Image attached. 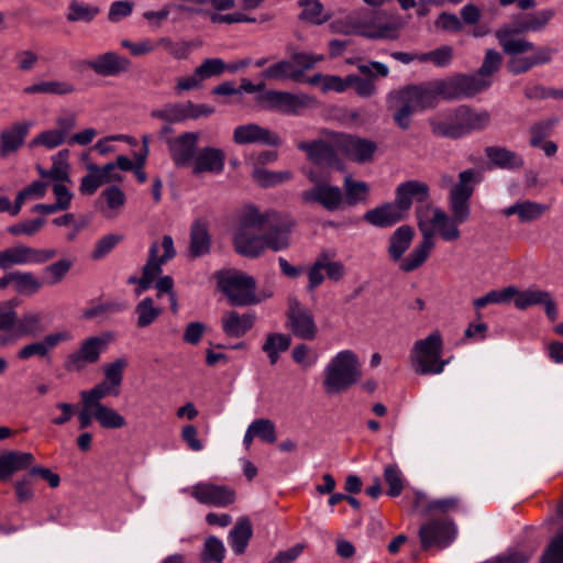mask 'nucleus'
I'll list each match as a JSON object with an SVG mask.
<instances>
[{
	"label": "nucleus",
	"mask_w": 563,
	"mask_h": 563,
	"mask_svg": "<svg viewBox=\"0 0 563 563\" xmlns=\"http://www.w3.org/2000/svg\"><path fill=\"white\" fill-rule=\"evenodd\" d=\"M255 100L269 110L286 114H298L302 109L314 103L313 98L305 93H291L279 90H268L256 95Z\"/></svg>",
	"instance_id": "11"
},
{
	"label": "nucleus",
	"mask_w": 563,
	"mask_h": 563,
	"mask_svg": "<svg viewBox=\"0 0 563 563\" xmlns=\"http://www.w3.org/2000/svg\"><path fill=\"white\" fill-rule=\"evenodd\" d=\"M32 125L31 121H19L0 131L1 158H8L24 145Z\"/></svg>",
	"instance_id": "23"
},
{
	"label": "nucleus",
	"mask_w": 563,
	"mask_h": 563,
	"mask_svg": "<svg viewBox=\"0 0 563 563\" xmlns=\"http://www.w3.org/2000/svg\"><path fill=\"white\" fill-rule=\"evenodd\" d=\"M344 201L349 206H355L366 200L369 187L365 181L354 180L351 176L344 178Z\"/></svg>",
	"instance_id": "50"
},
{
	"label": "nucleus",
	"mask_w": 563,
	"mask_h": 563,
	"mask_svg": "<svg viewBox=\"0 0 563 563\" xmlns=\"http://www.w3.org/2000/svg\"><path fill=\"white\" fill-rule=\"evenodd\" d=\"M250 428L255 438L261 439L266 443H275L277 440L275 423L266 418L254 420Z\"/></svg>",
	"instance_id": "57"
},
{
	"label": "nucleus",
	"mask_w": 563,
	"mask_h": 563,
	"mask_svg": "<svg viewBox=\"0 0 563 563\" xmlns=\"http://www.w3.org/2000/svg\"><path fill=\"white\" fill-rule=\"evenodd\" d=\"M294 227L295 220L288 213L276 210L261 212L250 207L243 212L234 233V250L250 258L260 257L266 249L274 252L287 250Z\"/></svg>",
	"instance_id": "1"
},
{
	"label": "nucleus",
	"mask_w": 563,
	"mask_h": 563,
	"mask_svg": "<svg viewBox=\"0 0 563 563\" xmlns=\"http://www.w3.org/2000/svg\"><path fill=\"white\" fill-rule=\"evenodd\" d=\"M362 24L364 25L363 36L369 40H396L402 27L399 21H387L384 12L362 16Z\"/></svg>",
	"instance_id": "22"
},
{
	"label": "nucleus",
	"mask_w": 563,
	"mask_h": 563,
	"mask_svg": "<svg viewBox=\"0 0 563 563\" xmlns=\"http://www.w3.org/2000/svg\"><path fill=\"white\" fill-rule=\"evenodd\" d=\"M485 154L489 162L504 169H520L525 165L523 158L514 151L501 146H488Z\"/></svg>",
	"instance_id": "35"
},
{
	"label": "nucleus",
	"mask_w": 563,
	"mask_h": 563,
	"mask_svg": "<svg viewBox=\"0 0 563 563\" xmlns=\"http://www.w3.org/2000/svg\"><path fill=\"white\" fill-rule=\"evenodd\" d=\"M308 179L313 184L311 188L300 192L302 205H320L328 211H336L344 202V195L340 187L321 180L314 173H309Z\"/></svg>",
	"instance_id": "9"
},
{
	"label": "nucleus",
	"mask_w": 563,
	"mask_h": 563,
	"mask_svg": "<svg viewBox=\"0 0 563 563\" xmlns=\"http://www.w3.org/2000/svg\"><path fill=\"white\" fill-rule=\"evenodd\" d=\"M56 249H34L26 245H15L3 250L5 269L13 265L44 264L56 257Z\"/></svg>",
	"instance_id": "19"
},
{
	"label": "nucleus",
	"mask_w": 563,
	"mask_h": 563,
	"mask_svg": "<svg viewBox=\"0 0 563 563\" xmlns=\"http://www.w3.org/2000/svg\"><path fill=\"white\" fill-rule=\"evenodd\" d=\"M531 56L512 57L508 63L509 71L514 75L525 74L538 65L549 64L555 49L549 46L536 47Z\"/></svg>",
	"instance_id": "29"
},
{
	"label": "nucleus",
	"mask_w": 563,
	"mask_h": 563,
	"mask_svg": "<svg viewBox=\"0 0 563 563\" xmlns=\"http://www.w3.org/2000/svg\"><path fill=\"white\" fill-rule=\"evenodd\" d=\"M96 421L104 429H121L126 426L125 418L115 409L101 405L95 408Z\"/></svg>",
	"instance_id": "47"
},
{
	"label": "nucleus",
	"mask_w": 563,
	"mask_h": 563,
	"mask_svg": "<svg viewBox=\"0 0 563 563\" xmlns=\"http://www.w3.org/2000/svg\"><path fill=\"white\" fill-rule=\"evenodd\" d=\"M384 478L388 485L387 494L397 497L404 489V477L397 465H387L384 470Z\"/></svg>",
	"instance_id": "61"
},
{
	"label": "nucleus",
	"mask_w": 563,
	"mask_h": 563,
	"mask_svg": "<svg viewBox=\"0 0 563 563\" xmlns=\"http://www.w3.org/2000/svg\"><path fill=\"white\" fill-rule=\"evenodd\" d=\"M112 339L111 333L86 339L81 342L78 350L67 355L64 363L65 369L68 372H80L88 364L97 363Z\"/></svg>",
	"instance_id": "10"
},
{
	"label": "nucleus",
	"mask_w": 563,
	"mask_h": 563,
	"mask_svg": "<svg viewBox=\"0 0 563 563\" xmlns=\"http://www.w3.org/2000/svg\"><path fill=\"white\" fill-rule=\"evenodd\" d=\"M253 178L262 187H274L292 178V173L289 170L271 172L262 168H257L253 173Z\"/></svg>",
	"instance_id": "54"
},
{
	"label": "nucleus",
	"mask_w": 563,
	"mask_h": 563,
	"mask_svg": "<svg viewBox=\"0 0 563 563\" xmlns=\"http://www.w3.org/2000/svg\"><path fill=\"white\" fill-rule=\"evenodd\" d=\"M34 462L29 452L8 451L0 454V481H7L14 473L27 468Z\"/></svg>",
	"instance_id": "30"
},
{
	"label": "nucleus",
	"mask_w": 563,
	"mask_h": 563,
	"mask_svg": "<svg viewBox=\"0 0 563 563\" xmlns=\"http://www.w3.org/2000/svg\"><path fill=\"white\" fill-rule=\"evenodd\" d=\"M163 309L155 306L151 297H145L135 306V313L137 316V328L150 327L162 314Z\"/></svg>",
	"instance_id": "45"
},
{
	"label": "nucleus",
	"mask_w": 563,
	"mask_h": 563,
	"mask_svg": "<svg viewBox=\"0 0 563 563\" xmlns=\"http://www.w3.org/2000/svg\"><path fill=\"white\" fill-rule=\"evenodd\" d=\"M417 210H423L424 217L429 225L432 228L434 233L437 232L440 238L445 242H453L461 238V231L459 229L461 221L449 216L444 210L431 205L418 206Z\"/></svg>",
	"instance_id": "17"
},
{
	"label": "nucleus",
	"mask_w": 563,
	"mask_h": 563,
	"mask_svg": "<svg viewBox=\"0 0 563 563\" xmlns=\"http://www.w3.org/2000/svg\"><path fill=\"white\" fill-rule=\"evenodd\" d=\"M443 341L439 331H433L426 339L413 343L410 351V362L419 375L440 374L448 360H442Z\"/></svg>",
	"instance_id": "6"
},
{
	"label": "nucleus",
	"mask_w": 563,
	"mask_h": 563,
	"mask_svg": "<svg viewBox=\"0 0 563 563\" xmlns=\"http://www.w3.org/2000/svg\"><path fill=\"white\" fill-rule=\"evenodd\" d=\"M11 285L15 292L32 296L41 290L43 282L31 272L15 271L11 272Z\"/></svg>",
	"instance_id": "40"
},
{
	"label": "nucleus",
	"mask_w": 563,
	"mask_h": 563,
	"mask_svg": "<svg viewBox=\"0 0 563 563\" xmlns=\"http://www.w3.org/2000/svg\"><path fill=\"white\" fill-rule=\"evenodd\" d=\"M300 4L303 8L300 13L302 20L313 24H322L329 19L319 0H302Z\"/></svg>",
	"instance_id": "55"
},
{
	"label": "nucleus",
	"mask_w": 563,
	"mask_h": 563,
	"mask_svg": "<svg viewBox=\"0 0 563 563\" xmlns=\"http://www.w3.org/2000/svg\"><path fill=\"white\" fill-rule=\"evenodd\" d=\"M540 563H563V530L549 543Z\"/></svg>",
	"instance_id": "64"
},
{
	"label": "nucleus",
	"mask_w": 563,
	"mask_h": 563,
	"mask_svg": "<svg viewBox=\"0 0 563 563\" xmlns=\"http://www.w3.org/2000/svg\"><path fill=\"white\" fill-rule=\"evenodd\" d=\"M43 330L42 314L40 312H26L21 318L16 317L13 333L16 338L35 336Z\"/></svg>",
	"instance_id": "42"
},
{
	"label": "nucleus",
	"mask_w": 563,
	"mask_h": 563,
	"mask_svg": "<svg viewBox=\"0 0 563 563\" xmlns=\"http://www.w3.org/2000/svg\"><path fill=\"white\" fill-rule=\"evenodd\" d=\"M255 316L253 313L239 314L236 311L227 312L222 319V330L231 338L243 336L254 325Z\"/></svg>",
	"instance_id": "32"
},
{
	"label": "nucleus",
	"mask_w": 563,
	"mask_h": 563,
	"mask_svg": "<svg viewBox=\"0 0 563 563\" xmlns=\"http://www.w3.org/2000/svg\"><path fill=\"white\" fill-rule=\"evenodd\" d=\"M477 173L465 169L459 174V181L453 185L449 194V210L451 217L465 223L471 217L470 200L473 196Z\"/></svg>",
	"instance_id": "8"
},
{
	"label": "nucleus",
	"mask_w": 563,
	"mask_h": 563,
	"mask_svg": "<svg viewBox=\"0 0 563 563\" xmlns=\"http://www.w3.org/2000/svg\"><path fill=\"white\" fill-rule=\"evenodd\" d=\"M512 298H515V306L520 310H525L531 306L542 305L551 321L558 318L556 303L552 299L551 294L545 290L526 289L518 291L516 289V294Z\"/></svg>",
	"instance_id": "25"
},
{
	"label": "nucleus",
	"mask_w": 563,
	"mask_h": 563,
	"mask_svg": "<svg viewBox=\"0 0 563 563\" xmlns=\"http://www.w3.org/2000/svg\"><path fill=\"white\" fill-rule=\"evenodd\" d=\"M413 238L415 231L410 225L404 224L397 228L388 240L387 252L389 257L394 262L400 261L402 255L410 247Z\"/></svg>",
	"instance_id": "33"
},
{
	"label": "nucleus",
	"mask_w": 563,
	"mask_h": 563,
	"mask_svg": "<svg viewBox=\"0 0 563 563\" xmlns=\"http://www.w3.org/2000/svg\"><path fill=\"white\" fill-rule=\"evenodd\" d=\"M190 495L200 504L225 508L236 499V493L227 485L201 482L190 488Z\"/></svg>",
	"instance_id": "16"
},
{
	"label": "nucleus",
	"mask_w": 563,
	"mask_h": 563,
	"mask_svg": "<svg viewBox=\"0 0 563 563\" xmlns=\"http://www.w3.org/2000/svg\"><path fill=\"white\" fill-rule=\"evenodd\" d=\"M417 224L422 235L420 243L411 253L400 263L399 268L406 273L419 268L429 257L434 246V231L429 225L423 210H417Z\"/></svg>",
	"instance_id": "14"
},
{
	"label": "nucleus",
	"mask_w": 563,
	"mask_h": 563,
	"mask_svg": "<svg viewBox=\"0 0 563 563\" xmlns=\"http://www.w3.org/2000/svg\"><path fill=\"white\" fill-rule=\"evenodd\" d=\"M290 344V335L273 332L267 334L266 340L262 346V350L267 354L269 363L274 365L279 358V352L287 351Z\"/></svg>",
	"instance_id": "44"
},
{
	"label": "nucleus",
	"mask_w": 563,
	"mask_h": 563,
	"mask_svg": "<svg viewBox=\"0 0 563 563\" xmlns=\"http://www.w3.org/2000/svg\"><path fill=\"white\" fill-rule=\"evenodd\" d=\"M75 91V87L67 81H42L27 86L23 89L26 95L48 93V95H68Z\"/></svg>",
	"instance_id": "49"
},
{
	"label": "nucleus",
	"mask_w": 563,
	"mask_h": 563,
	"mask_svg": "<svg viewBox=\"0 0 563 563\" xmlns=\"http://www.w3.org/2000/svg\"><path fill=\"white\" fill-rule=\"evenodd\" d=\"M84 65L101 77H117L129 73L131 60L114 51H108L84 62Z\"/></svg>",
	"instance_id": "18"
},
{
	"label": "nucleus",
	"mask_w": 563,
	"mask_h": 563,
	"mask_svg": "<svg viewBox=\"0 0 563 563\" xmlns=\"http://www.w3.org/2000/svg\"><path fill=\"white\" fill-rule=\"evenodd\" d=\"M556 123L555 119H548L534 122L529 128L530 133V145L532 147H539L542 143V141L550 135L551 131L553 130L554 125Z\"/></svg>",
	"instance_id": "62"
},
{
	"label": "nucleus",
	"mask_w": 563,
	"mask_h": 563,
	"mask_svg": "<svg viewBox=\"0 0 563 563\" xmlns=\"http://www.w3.org/2000/svg\"><path fill=\"white\" fill-rule=\"evenodd\" d=\"M225 549L222 541L217 537H208L201 552L202 563H222Z\"/></svg>",
	"instance_id": "52"
},
{
	"label": "nucleus",
	"mask_w": 563,
	"mask_h": 563,
	"mask_svg": "<svg viewBox=\"0 0 563 563\" xmlns=\"http://www.w3.org/2000/svg\"><path fill=\"white\" fill-rule=\"evenodd\" d=\"M555 10L547 8L534 13L525 14L515 23V33L539 32L554 18Z\"/></svg>",
	"instance_id": "34"
},
{
	"label": "nucleus",
	"mask_w": 563,
	"mask_h": 563,
	"mask_svg": "<svg viewBox=\"0 0 563 563\" xmlns=\"http://www.w3.org/2000/svg\"><path fill=\"white\" fill-rule=\"evenodd\" d=\"M185 102H168L161 108L153 109L150 115L165 123L175 124L187 120Z\"/></svg>",
	"instance_id": "41"
},
{
	"label": "nucleus",
	"mask_w": 563,
	"mask_h": 563,
	"mask_svg": "<svg viewBox=\"0 0 563 563\" xmlns=\"http://www.w3.org/2000/svg\"><path fill=\"white\" fill-rule=\"evenodd\" d=\"M225 154L221 148L206 146L197 151L192 162V174H220L224 169Z\"/></svg>",
	"instance_id": "24"
},
{
	"label": "nucleus",
	"mask_w": 563,
	"mask_h": 563,
	"mask_svg": "<svg viewBox=\"0 0 563 563\" xmlns=\"http://www.w3.org/2000/svg\"><path fill=\"white\" fill-rule=\"evenodd\" d=\"M334 143L336 150L358 164L371 163L377 150L375 142L352 134H335Z\"/></svg>",
	"instance_id": "15"
},
{
	"label": "nucleus",
	"mask_w": 563,
	"mask_h": 563,
	"mask_svg": "<svg viewBox=\"0 0 563 563\" xmlns=\"http://www.w3.org/2000/svg\"><path fill=\"white\" fill-rule=\"evenodd\" d=\"M386 107L402 131L410 129L415 112L433 108L424 82L391 90L386 97Z\"/></svg>",
	"instance_id": "3"
},
{
	"label": "nucleus",
	"mask_w": 563,
	"mask_h": 563,
	"mask_svg": "<svg viewBox=\"0 0 563 563\" xmlns=\"http://www.w3.org/2000/svg\"><path fill=\"white\" fill-rule=\"evenodd\" d=\"M87 170L88 174L81 178L79 191L82 195L91 196L100 186L104 185L106 181L102 178L98 165L90 163L87 165Z\"/></svg>",
	"instance_id": "53"
},
{
	"label": "nucleus",
	"mask_w": 563,
	"mask_h": 563,
	"mask_svg": "<svg viewBox=\"0 0 563 563\" xmlns=\"http://www.w3.org/2000/svg\"><path fill=\"white\" fill-rule=\"evenodd\" d=\"M261 76L264 79L269 80H280L286 78L298 80L300 78V70L295 69V65L290 60H280L263 70Z\"/></svg>",
	"instance_id": "46"
},
{
	"label": "nucleus",
	"mask_w": 563,
	"mask_h": 563,
	"mask_svg": "<svg viewBox=\"0 0 563 563\" xmlns=\"http://www.w3.org/2000/svg\"><path fill=\"white\" fill-rule=\"evenodd\" d=\"M407 217V213L402 210V208L396 202H388L376 207L372 210H368L364 214V220L372 225L378 228H387L396 224L397 222L404 220Z\"/></svg>",
	"instance_id": "28"
},
{
	"label": "nucleus",
	"mask_w": 563,
	"mask_h": 563,
	"mask_svg": "<svg viewBox=\"0 0 563 563\" xmlns=\"http://www.w3.org/2000/svg\"><path fill=\"white\" fill-rule=\"evenodd\" d=\"M233 142L238 145L260 144L277 147L282 144L279 135L257 123L238 125L232 135Z\"/></svg>",
	"instance_id": "21"
},
{
	"label": "nucleus",
	"mask_w": 563,
	"mask_h": 563,
	"mask_svg": "<svg viewBox=\"0 0 563 563\" xmlns=\"http://www.w3.org/2000/svg\"><path fill=\"white\" fill-rule=\"evenodd\" d=\"M419 539L422 550L431 548H446L456 537V528L449 519H430L419 529Z\"/></svg>",
	"instance_id": "12"
},
{
	"label": "nucleus",
	"mask_w": 563,
	"mask_h": 563,
	"mask_svg": "<svg viewBox=\"0 0 563 563\" xmlns=\"http://www.w3.org/2000/svg\"><path fill=\"white\" fill-rule=\"evenodd\" d=\"M428 122L433 135L456 140L473 131L484 130L490 122V114L486 110L475 111L467 106H460L445 118L437 115Z\"/></svg>",
	"instance_id": "2"
},
{
	"label": "nucleus",
	"mask_w": 563,
	"mask_h": 563,
	"mask_svg": "<svg viewBox=\"0 0 563 563\" xmlns=\"http://www.w3.org/2000/svg\"><path fill=\"white\" fill-rule=\"evenodd\" d=\"M219 289L233 306H250L257 302L255 279L240 271H221L216 274Z\"/></svg>",
	"instance_id": "7"
},
{
	"label": "nucleus",
	"mask_w": 563,
	"mask_h": 563,
	"mask_svg": "<svg viewBox=\"0 0 563 563\" xmlns=\"http://www.w3.org/2000/svg\"><path fill=\"white\" fill-rule=\"evenodd\" d=\"M331 29L335 33L344 35L363 36L364 25L362 24V15L358 13L349 14L341 20H336L331 24Z\"/></svg>",
	"instance_id": "51"
},
{
	"label": "nucleus",
	"mask_w": 563,
	"mask_h": 563,
	"mask_svg": "<svg viewBox=\"0 0 563 563\" xmlns=\"http://www.w3.org/2000/svg\"><path fill=\"white\" fill-rule=\"evenodd\" d=\"M99 13L100 9L97 5L85 3L79 0H71L68 4L66 20L71 23H90Z\"/></svg>",
	"instance_id": "43"
},
{
	"label": "nucleus",
	"mask_w": 563,
	"mask_h": 563,
	"mask_svg": "<svg viewBox=\"0 0 563 563\" xmlns=\"http://www.w3.org/2000/svg\"><path fill=\"white\" fill-rule=\"evenodd\" d=\"M501 63L503 56L499 52L495 49H487L477 74L471 76L490 80L489 77L500 68Z\"/></svg>",
	"instance_id": "58"
},
{
	"label": "nucleus",
	"mask_w": 563,
	"mask_h": 563,
	"mask_svg": "<svg viewBox=\"0 0 563 563\" xmlns=\"http://www.w3.org/2000/svg\"><path fill=\"white\" fill-rule=\"evenodd\" d=\"M198 132H184L178 136L166 139L169 156L176 167H187L191 164L198 151Z\"/></svg>",
	"instance_id": "20"
},
{
	"label": "nucleus",
	"mask_w": 563,
	"mask_h": 563,
	"mask_svg": "<svg viewBox=\"0 0 563 563\" xmlns=\"http://www.w3.org/2000/svg\"><path fill=\"white\" fill-rule=\"evenodd\" d=\"M128 366V362L125 358L121 357L115 360L112 363L104 365L103 374H104V383H108L111 387L120 391V386L123 380V372Z\"/></svg>",
	"instance_id": "56"
},
{
	"label": "nucleus",
	"mask_w": 563,
	"mask_h": 563,
	"mask_svg": "<svg viewBox=\"0 0 563 563\" xmlns=\"http://www.w3.org/2000/svg\"><path fill=\"white\" fill-rule=\"evenodd\" d=\"M297 147L305 152L308 158L314 163L327 166H335L339 159L335 153V143L330 144L323 140H314L311 142H299Z\"/></svg>",
	"instance_id": "27"
},
{
	"label": "nucleus",
	"mask_w": 563,
	"mask_h": 563,
	"mask_svg": "<svg viewBox=\"0 0 563 563\" xmlns=\"http://www.w3.org/2000/svg\"><path fill=\"white\" fill-rule=\"evenodd\" d=\"M119 390L111 387L108 383H104L103 380L96 386H93L89 390H82L80 391V400L81 404H87L88 406L98 407L103 405L101 400L106 398L107 396H119Z\"/></svg>",
	"instance_id": "48"
},
{
	"label": "nucleus",
	"mask_w": 563,
	"mask_h": 563,
	"mask_svg": "<svg viewBox=\"0 0 563 563\" xmlns=\"http://www.w3.org/2000/svg\"><path fill=\"white\" fill-rule=\"evenodd\" d=\"M211 236L205 222L197 220L190 229L189 255L192 258L203 256L210 252Z\"/></svg>",
	"instance_id": "36"
},
{
	"label": "nucleus",
	"mask_w": 563,
	"mask_h": 563,
	"mask_svg": "<svg viewBox=\"0 0 563 563\" xmlns=\"http://www.w3.org/2000/svg\"><path fill=\"white\" fill-rule=\"evenodd\" d=\"M361 363L351 350L339 352L324 368L323 386L328 394L350 388L361 378Z\"/></svg>",
	"instance_id": "5"
},
{
	"label": "nucleus",
	"mask_w": 563,
	"mask_h": 563,
	"mask_svg": "<svg viewBox=\"0 0 563 563\" xmlns=\"http://www.w3.org/2000/svg\"><path fill=\"white\" fill-rule=\"evenodd\" d=\"M514 27L504 26L496 31L495 36L507 55L519 57L520 54L534 49V44L525 38H516Z\"/></svg>",
	"instance_id": "31"
},
{
	"label": "nucleus",
	"mask_w": 563,
	"mask_h": 563,
	"mask_svg": "<svg viewBox=\"0 0 563 563\" xmlns=\"http://www.w3.org/2000/svg\"><path fill=\"white\" fill-rule=\"evenodd\" d=\"M227 64L221 58H207L195 70L201 82L224 73Z\"/></svg>",
	"instance_id": "60"
},
{
	"label": "nucleus",
	"mask_w": 563,
	"mask_h": 563,
	"mask_svg": "<svg viewBox=\"0 0 563 563\" xmlns=\"http://www.w3.org/2000/svg\"><path fill=\"white\" fill-rule=\"evenodd\" d=\"M426 87L434 108L439 99L460 100L471 98L487 89L492 80L472 77L471 75L456 74L445 79L426 81Z\"/></svg>",
	"instance_id": "4"
},
{
	"label": "nucleus",
	"mask_w": 563,
	"mask_h": 563,
	"mask_svg": "<svg viewBox=\"0 0 563 563\" xmlns=\"http://www.w3.org/2000/svg\"><path fill=\"white\" fill-rule=\"evenodd\" d=\"M549 210V206L531 200L514 203L504 210L506 217L517 214L521 222H531L541 218Z\"/></svg>",
	"instance_id": "38"
},
{
	"label": "nucleus",
	"mask_w": 563,
	"mask_h": 563,
	"mask_svg": "<svg viewBox=\"0 0 563 563\" xmlns=\"http://www.w3.org/2000/svg\"><path fill=\"white\" fill-rule=\"evenodd\" d=\"M123 240L121 234H107L96 242L95 249L91 252V258L95 261L103 258L108 255L117 244Z\"/></svg>",
	"instance_id": "63"
},
{
	"label": "nucleus",
	"mask_w": 563,
	"mask_h": 563,
	"mask_svg": "<svg viewBox=\"0 0 563 563\" xmlns=\"http://www.w3.org/2000/svg\"><path fill=\"white\" fill-rule=\"evenodd\" d=\"M515 294L516 288L512 286L504 288L503 290H492L486 295L476 298L473 303L475 308L481 309L490 303L507 302L515 296Z\"/></svg>",
	"instance_id": "59"
},
{
	"label": "nucleus",
	"mask_w": 563,
	"mask_h": 563,
	"mask_svg": "<svg viewBox=\"0 0 563 563\" xmlns=\"http://www.w3.org/2000/svg\"><path fill=\"white\" fill-rule=\"evenodd\" d=\"M288 302L287 328L298 339L314 340L318 327L312 311L303 307L296 298H290Z\"/></svg>",
	"instance_id": "13"
},
{
	"label": "nucleus",
	"mask_w": 563,
	"mask_h": 563,
	"mask_svg": "<svg viewBox=\"0 0 563 563\" xmlns=\"http://www.w3.org/2000/svg\"><path fill=\"white\" fill-rule=\"evenodd\" d=\"M75 265L71 257H63L43 268V285L54 286L62 283Z\"/></svg>",
	"instance_id": "39"
},
{
	"label": "nucleus",
	"mask_w": 563,
	"mask_h": 563,
	"mask_svg": "<svg viewBox=\"0 0 563 563\" xmlns=\"http://www.w3.org/2000/svg\"><path fill=\"white\" fill-rule=\"evenodd\" d=\"M396 202L408 214L413 201L419 203L427 202L429 199V187L426 183L419 180H408L396 188Z\"/></svg>",
	"instance_id": "26"
},
{
	"label": "nucleus",
	"mask_w": 563,
	"mask_h": 563,
	"mask_svg": "<svg viewBox=\"0 0 563 563\" xmlns=\"http://www.w3.org/2000/svg\"><path fill=\"white\" fill-rule=\"evenodd\" d=\"M253 536L252 522L247 517H241L236 520L234 527L229 533V543L233 552L241 555Z\"/></svg>",
	"instance_id": "37"
}]
</instances>
